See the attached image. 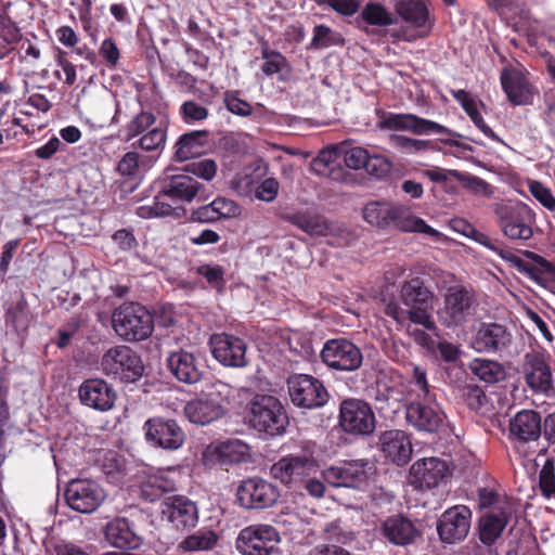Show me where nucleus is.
Segmentation results:
<instances>
[{"label":"nucleus","instance_id":"obj_42","mask_svg":"<svg viewBox=\"0 0 555 555\" xmlns=\"http://www.w3.org/2000/svg\"><path fill=\"white\" fill-rule=\"evenodd\" d=\"M395 9L403 21L415 27H423L428 21V9L421 0H400Z\"/></svg>","mask_w":555,"mask_h":555},{"label":"nucleus","instance_id":"obj_36","mask_svg":"<svg viewBox=\"0 0 555 555\" xmlns=\"http://www.w3.org/2000/svg\"><path fill=\"white\" fill-rule=\"evenodd\" d=\"M282 218L309 235L326 236L332 230L323 216L310 210L287 212Z\"/></svg>","mask_w":555,"mask_h":555},{"label":"nucleus","instance_id":"obj_4","mask_svg":"<svg viewBox=\"0 0 555 555\" xmlns=\"http://www.w3.org/2000/svg\"><path fill=\"white\" fill-rule=\"evenodd\" d=\"M231 392L230 385L221 380L206 385L196 398L185 403L183 409L185 417L198 425L217 421L225 413Z\"/></svg>","mask_w":555,"mask_h":555},{"label":"nucleus","instance_id":"obj_37","mask_svg":"<svg viewBox=\"0 0 555 555\" xmlns=\"http://www.w3.org/2000/svg\"><path fill=\"white\" fill-rule=\"evenodd\" d=\"M5 324L14 330L17 335L25 334L31 323L33 314L28 309V304L23 293L16 300H12L4 314Z\"/></svg>","mask_w":555,"mask_h":555},{"label":"nucleus","instance_id":"obj_33","mask_svg":"<svg viewBox=\"0 0 555 555\" xmlns=\"http://www.w3.org/2000/svg\"><path fill=\"white\" fill-rule=\"evenodd\" d=\"M511 514L505 509L489 512L480 516L478 520V538L486 546H492L502 535L508 524Z\"/></svg>","mask_w":555,"mask_h":555},{"label":"nucleus","instance_id":"obj_3","mask_svg":"<svg viewBox=\"0 0 555 555\" xmlns=\"http://www.w3.org/2000/svg\"><path fill=\"white\" fill-rule=\"evenodd\" d=\"M248 421L253 429L266 438L283 436L289 425L286 406L275 396L256 393L247 404Z\"/></svg>","mask_w":555,"mask_h":555},{"label":"nucleus","instance_id":"obj_22","mask_svg":"<svg viewBox=\"0 0 555 555\" xmlns=\"http://www.w3.org/2000/svg\"><path fill=\"white\" fill-rule=\"evenodd\" d=\"M412 482L420 488L433 489L446 485L451 478V470L446 461L438 457L417 460L410 468Z\"/></svg>","mask_w":555,"mask_h":555},{"label":"nucleus","instance_id":"obj_59","mask_svg":"<svg viewBox=\"0 0 555 555\" xmlns=\"http://www.w3.org/2000/svg\"><path fill=\"white\" fill-rule=\"evenodd\" d=\"M392 168V163L383 155H370L365 163V171L376 179H383L388 176Z\"/></svg>","mask_w":555,"mask_h":555},{"label":"nucleus","instance_id":"obj_5","mask_svg":"<svg viewBox=\"0 0 555 555\" xmlns=\"http://www.w3.org/2000/svg\"><path fill=\"white\" fill-rule=\"evenodd\" d=\"M476 296L473 289L463 285H454L442 296V304L437 309V320L447 330L465 326L474 317Z\"/></svg>","mask_w":555,"mask_h":555},{"label":"nucleus","instance_id":"obj_25","mask_svg":"<svg viewBox=\"0 0 555 555\" xmlns=\"http://www.w3.org/2000/svg\"><path fill=\"white\" fill-rule=\"evenodd\" d=\"M524 255L526 258L530 259L532 263H529L516 256L509 257L501 254V257L512 261L520 273L527 275L530 280L541 286H545L550 281V278H555L554 262L548 261L544 257L530 250H526Z\"/></svg>","mask_w":555,"mask_h":555},{"label":"nucleus","instance_id":"obj_24","mask_svg":"<svg viewBox=\"0 0 555 555\" xmlns=\"http://www.w3.org/2000/svg\"><path fill=\"white\" fill-rule=\"evenodd\" d=\"M162 514L178 530L195 527L198 521L196 504L183 495H173L165 499Z\"/></svg>","mask_w":555,"mask_h":555},{"label":"nucleus","instance_id":"obj_60","mask_svg":"<svg viewBox=\"0 0 555 555\" xmlns=\"http://www.w3.org/2000/svg\"><path fill=\"white\" fill-rule=\"evenodd\" d=\"M196 272L198 275L205 278L211 287L218 291L224 287V270L221 266L202 264L197 267Z\"/></svg>","mask_w":555,"mask_h":555},{"label":"nucleus","instance_id":"obj_56","mask_svg":"<svg viewBox=\"0 0 555 555\" xmlns=\"http://www.w3.org/2000/svg\"><path fill=\"white\" fill-rule=\"evenodd\" d=\"M398 396L399 391L396 388L389 387L385 383H376V393L374 399L376 403H379L376 405L378 410L383 411L388 408L395 412V405L398 403Z\"/></svg>","mask_w":555,"mask_h":555},{"label":"nucleus","instance_id":"obj_6","mask_svg":"<svg viewBox=\"0 0 555 555\" xmlns=\"http://www.w3.org/2000/svg\"><path fill=\"white\" fill-rule=\"evenodd\" d=\"M115 333L126 341L147 339L154 331V317L138 302H125L112 313Z\"/></svg>","mask_w":555,"mask_h":555},{"label":"nucleus","instance_id":"obj_43","mask_svg":"<svg viewBox=\"0 0 555 555\" xmlns=\"http://www.w3.org/2000/svg\"><path fill=\"white\" fill-rule=\"evenodd\" d=\"M468 366L475 376L487 384H496L506 377L504 366L494 360L474 359Z\"/></svg>","mask_w":555,"mask_h":555},{"label":"nucleus","instance_id":"obj_39","mask_svg":"<svg viewBox=\"0 0 555 555\" xmlns=\"http://www.w3.org/2000/svg\"><path fill=\"white\" fill-rule=\"evenodd\" d=\"M247 450V444L238 440H228L220 442L211 450L208 449L204 457L207 459L210 454L211 459L220 465L238 464L244 461Z\"/></svg>","mask_w":555,"mask_h":555},{"label":"nucleus","instance_id":"obj_12","mask_svg":"<svg viewBox=\"0 0 555 555\" xmlns=\"http://www.w3.org/2000/svg\"><path fill=\"white\" fill-rule=\"evenodd\" d=\"M279 542L280 534L273 526L257 524L243 528L235 544L242 555H271Z\"/></svg>","mask_w":555,"mask_h":555},{"label":"nucleus","instance_id":"obj_38","mask_svg":"<svg viewBox=\"0 0 555 555\" xmlns=\"http://www.w3.org/2000/svg\"><path fill=\"white\" fill-rule=\"evenodd\" d=\"M177 490L176 481L164 473L151 475L140 485V498L145 502H156L165 494Z\"/></svg>","mask_w":555,"mask_h":555},{"label":"nucleus","instance_id":"obj_20","mask_svg":"<svg viewBox=\"0 0 555 555\" xmlns=\"http://www.w3.org/2000/svg\"><path fill=\"white\" fill-rule=\"evenodd\" d=\"M166 365L171 375L186 385L197 384L205 374L203 357L198 351H188L179 348L169 352Z\"/></svg>","mask_w":555,"mask_h":555},{"label":"nucleus","instance_id":"obj_31","mask_svg":"<svg viewBox=\"0 0 555 555\" xmlns=\"http://www.w3.org/2000/svg\"><path fill=\"white\" fill-rule=\"evenodd\" d=\"M162 193L172 202H191L199 192L202 184L193 177L180 173L167 176L159 181Z\"/></svg>","mask_w":555,"mask_h":555},{"label":"nucleus","instance_id":"obj_48","mask_svg":"<svg viewBox=\"0 0 555 555\" xmlns=\"http://www.w3.org/2000/svg\"><path fill=\"white\" fill-rule=\"evenodd\" d=\"M391 207L387 202H370L363 208V218L372 225L388 229Z\"/></svg>","mask_w":555,"mask_h":555},{"label":"nucleus","instance_id":"obj_28","mask_svg":"<svg viewBox=\"0 0 555 555\" xmlns=\"http://www.w3.org/2000/svg\"><path fill=\"white\" fill-rule=\"evenodd\" d=\"M542 433V418L537 411L521 410L509 421V434L515 441H537Z\"/></svg>","mask_w":555,"mask_h":555},{"label":"nucleus","instance_id":"obj_13","mask_svg":"<svg viewBox=\"0 0 555 555\" xmlns=\"http://www.w3.org/2000/svg\"><path fill=\"white\" fill-rule=\"evenodd\" d=\"M237 503L246 509H264L280 498L279 488L261 477L243 479L235 491Z\"/></svg>","mask_w":555,"mask_h":555},{"label":"nucleus","instance_id":"obj_17","mask_svg":"<svg viewBox=\"0 0 555 555\" xmlns=\"http://www.w3.org/2000/svg\"><path fill=\"white\" fill-rule=\"evenodd\" d=\"M64 496L72 509L82 514H91L104 502L105 492L94 480L73 479L68 482Z\"/></svg>","mask_w":555,"mask_h":555},{"label":"nucleus","instance_id":"obj_57","mask_svg":"<svg viewBox=\"0 0 555 555\" xmlns=\"http://www.w3.org/2000/svg\"><path fill=\"white\" fill-rule=\"evenodd\" d=\"M218 166L214 159L204 158L186 165L185 171L205 181H211L217 175Z\"/></svg>","mask_w":555,"mask_h":555},{"label":"nucleus","instance_id":"obj_26","mask_svg":"<svg viewBox=\"0 0 555 555\" xmlns=\"http://www.w3.org/2000/svg\"><path fill=\"white\" fill-rule=\"evenodd\" d=\"M379 447L384 456L398 466L405 465L412 455V444L408 435L398 429L386 430L379 436Z\"/></svg>","mask_w":555,"mask_h":555},{"label":"nucleus","instance_id":"obj_41","mask_svg":"<svg viewBox=\"0 0 555 555\" xmlns=\"http://www.w3.org/2000/svg\"><path fill=\"white\" fill-rule=\"evenodd\" d=\"M453 98L461 104L464 112L469 116L474 125L489 139L495 142H502L500 137L485 122L482 115L478 111V106L469 92L460 89L452 91Z\"/></svg>","mask_w":555,"mask_h":555},{"label":"nucleus","instance_id":"obj_62","mask_svg":"<svg viewBox=\"0 0 555 555\" xmlns=\"http://www.w3.org/2000/svg\"><path fill=\"white\" fill-rule=\"evenodd\" d=\"M82 325V321L79 317L69 318L66 323L57 330L56 346L60 349L66 348L72 338L78 333Z\"/></svg>","mask_w":555,"mask_h":555},{"label":"nucleus","instance_id":"obj_29","mask_svg":"<svg viewBox=\"0 0 555 555\" xmlns=\"http://www.w3.org/2000/svg\"><path fill=\"white\" fill-rule=\"evenodd\" d=\"M524 371L526 383L532 390L547 393L553 388L551 367L543 354H526Z\"/></svg>","mask_w":555,"mask_h":555},{"label":"nucleus","instance_id":"obj_32","mask_svg":"<svg viewBox=\"0 0 555 555\" xmlns=\"http://www.w3.org/2000/svg\"><path fill=\"white\" fill-rule=\"evenodd\" d=\"M501 85L507 99L514 105H527L532 102L531 85L519 70L503 69L501 73Z\"/></svg>","mask_w":555,"mask_h":555},{"label":"nucleus","instance_id":"obj_19","mask_svg":"<svg viewBox=\"0 0 555 555\" xmlns=\"http://www.w3.org/2000/svg\"><path fill=\"white\" fill-rule=\"evenodd\" d=\"M369 466L367 460L344 461L320 472L323 483L333 487H346L359 489L366 483Z\"/></svg>","mask_w":555,"mask_h":555},{"label":"nucleus","instance_id":"obj_53","mask_svg":"<svg viewBox=\"0 0 555 555\" xmlns=\"http://www.w3.org/2000/svg\"><path fill=\"white\" fill-rule=\"evenodd\" d=\"M539 489L545 499L555 498V460L548 457L539 472Z\"/></svg>","mask_w":555,"mask_h":555},{"label":"nucleus","instance_id":"obj_54","mask_svg":"<svg viewBox=\"0 0 555 555\" xmlns=\"http://www.w3.org/2000/svg\"><path fill=\"white\" fill-rule=\"evenodd\" d=\"M463 399L470 410L481 413L486 412L488 397L479 386L466 385L463 388Z\"/></svg>","mask_w":555,"mask_h":555},{"label":"nucleus","instance_id":"obj_9","mask_svg":"<svg viewBox=\"0 0 555 555\" xmlns=\"http://www.w3.org/2000/svg\"><path fill=\"white\" fill-rule=\"evenodd\" d=\"M495 216L506 237L521 241L532 237L535 215L528 205L524 203L501 204L495 208Z\"/></svg>","mask_w":555,"mask_h":555},{"label":"nucleus","instance_id":"obj_58","mask_svg":"<svg viewBox=\"0 0 555 555\" xmlns=\"http://www.w3.org/2000/svg\"><path fill=\"white\" fill-rule=\"evenodd\" d=\"M223 102L229 112L234 115L247 117L253 113V106L238 96L237 91H225Z\"/></svg>","mask_w":555,"mask_h":555},{"label":"nucleus","instance_id":"obj_1","mask_svg":"<svg viewBox=\"0 0 555 555\" xmlns=\"http://www.w3.org/2000/svg\"><path fill=\"white\" fill-rule=\"evenodd\" d=\"M435 298V293L426 285L424 279L414 276L400 284V302H388L385 307V314L398 324L403 325L409 321L422 325L425 330L439 336V328L429 312Z\"/></svg>","mask_w":555,"mask_h":555},{"label":"nucleus","instance_id":"obj_50","mask_svg":"<svg viewBox=\"0 0 555 555\" xmlns=\"http://www.w3.org/2000/svg\"><path fill=\"white\" fill-rule=\"evenodd\" d=\"M389 143L404 154H417L433 149V142L429 140H418L401 134L389 135Z\"/></svg>","mask_w":555,"mask_h":555},{"label":"nucleus","instance_id":"obj_55","mask_svg":"<svg viewBox=\"0 0 555 555\" xmlns=\"http://www.w3.org/2000/svg\"><path fill=\"white\" fill-rule=\"evenodd\" d=\"M179 115L183 122L194 124L207 119L209 116V111L207 107L198 104L197 102L188 100L181 104L179 108Z\"/></svg>","mask_w":555,"mask_h":555},{"label":"nucleus","instance_id":"obj_15","mask_svg":"<svg viewBox=\"0 0 555 555\" xmlns=\"http://www.w3.org/2000/svg\"><path fill=\"white\" fill-rule=\"evenodd\" d=\"M405 418L415 429L425 433H438L446 425V414L434 397L421 398L406 405Z\"/></svg>","mask_w":555,"mask_h":555},{"label":"nucleus","instance_id":"obj_18","mask_svg":"<svg viewBox=\"0 0 555 555\" xmlns=\"http://www.w3.org/2000/svg\"><path fill=\"white\" fill-rule=\"evenodd\" d=\"M473 513L466 505L447 508L437 520V533L441 542L455 544L463 541L470 530Z\"/></svg>","mask_w":555,"mask_h":555},{"label":"nucleus","instance_id":"obj_8","mask_svg":"<svg viewBox=\"0 0 555 555\" xmlns=\"http://www.w3.org/2000/svg\"><path fill=\"white\" fill-rule=\"evenodd\" d=\"M321 362L332 372L351 373L363 363L362 350L347 338H332L320 351Z\"/></svg>","mask_w":555,"mask_h":555},{"label":"nucleus","instance_id":"obj_44","mask_svg":"<svg viewBox=\"0 0 555 555\" xmlns=\"http://www.w3.org/2000/svg\"><path fill=\"white\" fill-rule=\"evenodd\" d=\"M217 542L218 535L214 530L202 528L185 537L178 547L183 552L208 551L214 548Z\"/></svg>","mask_w":555,"mask_h":555},{"label":"nucleus","instance_id":"obj_49","mask_svg":"<svg viewBox=\"0 0 555 555\" xmlns=\"http://www.w3.org/2000/svg\"><path fill=\"white\" fill-rule=\"evenodd\" d=\"M362 20L372 26H390L395 24V18L386 10V8L378 2H369L361 11Z\"/></svg>","mask_w":555,"mask_h":555},{"label":"nucleus","instance_id":"obj_34","mask_svg":"<svg viewBox=\"0 0 555 555\" xmlns=\"http://www.w3.org/2000/svg\"><path fill=\"white\" fill-rule=\"evenodd\" d=\"M390 227L402 232H420L431 236L438 235V231L428 225L422 218L412 215L411 210L402 205H392L389 217Z\"/></svg>","mask_w":555,"mask_h":555},{"label":"nucleus","instance_id":"obj_21","mask_svg":"<svg viewBox=\"0 0 555 555\" xmlns=\"http://www.w3.org/2000/svg\"><path fill=\"white\" fill-rule=\"evenodd\" d=\"M512 343L508 328L500 323H481L472 336L470 346L477 352L501 353Z\"/></svg>","mask_w":555,"mask_h":555},{"label":"nucleus","instance_id":"obj_11","mask_svg":"<svg viewBox=\"0 0 555 555\" xmlns=\"http://www.w3.org/2000/svg\"><path fill=\"white\" fill-rule=\"evenodd\" d=\"M144 439L153 448L176 451L185 442V433L173 418L154 416L143 424Z\"/></svg>","mask_w":555,"mask_h":555},{"label":"nucleus","instance_id":"obj_45","mask_svg":"<svg viewBox=\"0 0 555 555\" xmlns=\"http://www.w3.org/2000/svg\"><path fill=\"white\" fill-rule=\"evenodd\" d=\"M157 117L150 111L142 109L120 130L126 142L146 133L156 126Z\"/></svg>","mask_w":555,"mask_h":555},{"label":"nucleus","instance_id":"obj_35","mask_svg":"<svg viewBox=\"0 0 555 555\" xmlns=\"http://www.w3.org/2000/svg\"><path fill=\"white\" fill-rule=\"evenodd\" d=\"M207 130H192L181 134L175 144V158L178 162L199 156L208 143Z\"/></svg>","mask_w":555,"mask_h":555},{"label":"nucleus","instance_id":"obj_7","mask_svg":"<svg viewBox=\"0 0 555 555\" xmlns=\"http://www.w3.org/2000/svg\"><path fill=\"white\" fill-rule=\"evenodd\" d=\"M100 365L106 376H112L122 383H134L144 373L141 357L125 345L109 348L102 356Z\"/></svg>","mask_w":555,"mask_h":555},{"label":"nucleus","instance_id":"obj_2","mask_svg":"<svg viewBox=\"0 0 555 555\" xmlns=\"http://www.w3.org/2000/svg\"><path fill=\"white\" fill-rule=\"evenodd\" d=\"M270 475L292 491H306L315 499L325 494V483L320 478L319 465L311 454L282 456L270 467Z\"/></svg>","mask_w":555,"mask_h":555},{"label":"nucleus","instance_id":"obj_52","mask_svg":"<svg viewBox=\"0 0 555 555\" xmlns=\"http://www.w3.org/2000/svg\"><path fill=\"white\" fill-rule=\"evenodd\" d=\"M261 57L264 63L261 70L267 76H272L288 67L287 59L279 51L269 48L267 42L261 47Z\"/></svg>","mask_w":555,"mask_h":555},{"label":"nucleus","instance_id":"obj_10","mask_svg":"<svg viewBox=\"0 0 555 555\" xmlns=\"http://www.w3.org/2000/svg\"><path fill=\"white\" fill-rule=\"evenodd\" d=\"M292 403L300 409L323 408L330 400V393L323 382L309 374H293L287 380Z\"/></svg>","mask_w":555,"mask_h":555},{"label":"nucleus","instance_id":"obj_47","mask_svg":"<svg viewBox=\"0 0 555 555\" xmlns=\"http://www.w3.org/2000/svg\"><path fill=\"white\" fill-rule=\"evenodd\" d=\"M377 115L379 117L378 127L380 129L412 132L415 114L378 112Z\"/></svg>","mask_w":555,"mask_h":555},{"label":"nucleus","instance_id":"obj_16","mask_svg":"<svg viewBox=\"0 0 555 555\" xmlns=\"http://www.w3.org/2000/svg\"><path fill=\"white\" fill-rule=\"evenodd\" d=\"M339 424L348 434L367 436L374 431L376 420L367 402L360 399H347L340 404Z\"/></svg>","mask_w":555,"mask_h":555},{"label":"nucleus","instance_id":"obj_51","mask_svg":"<svg viewBox=\"0 0 555 555\" xmlns=\"http://www.w3.org/2000/svg\"><path fill=\"white\" fill-rule=\"evenodd\" d=\"M389 143L404 154H417L433 149V142L429 140H418L401 134L389 135Z\"/></svg>","mask_w":555,"mask_h":555},{"label":"nucleus","instance_id":"obj_64","mask_svg":"<svg viewBox=\"0 0 555 555\" xmlns=\"http://www.w3.org/2000/svg\"><path fill=\"white\" fill-rule=\"evenodd\" d=\"M280 190V183L275 178H267L255 190V197L259 201L273 202Z\"/></svg>","mask_w":555,"mask_h":555},{"label":"nucleus","instance_id":"obj_27","mask_svg":"<svg viewBox=\"0 0 555 555\" xmlns=\"http://www.w3.org/2000/svg\"><path fill=\"white\" fill-rule=\"evenodd\" d=\"M104 537L108 544L120 550H137L143 539L132 527V524L125 517H116L108 521L104 529Z\"/></svg>","mask_w":555,"mask_h":555},{"label":"nucleus","instance_id":"obj_23","mask_svg":"<svg viewBox=\"0 0 555 555\" xmlns=\"http://www.w3.org/2000/svg\"><path fill=\"white\" fill-rule=\"evenodd\" d=\"M78 395L80 402L94 410L109 411L117 399L112 385L102 378H89L79 386Z\"/></svg>","mask_w":555,"mask_h":555},{"label":"nucleus","instance_id":"obj_14","mask_svg":"<svg viewBox=\"0 0 555 555\" xmlns=\"http://www.w3.org/2000/svg\"><path fill=\"white\" fill-rule=\"evenodd\" d=\"M214 359L227 367L242 369L248 365L247 343L230 333L212 334L208 343Z\"/></svg>","mask_w":555,"mask_h":555},{"label":"nucleus","instance_id":"obj_46","mask_svg":"<svg viewBox=\"0 0 555 555\" xmlns=\"http://www.w3.org/2000/svg\"><path fill=\"white\" fill-rule=\"evenodd\" d=\"M167 141V125L159 122L131 144L133 150L145 152L163 150Z\"/></svg>","mask_w":555,"mask_h":555},{"label":"nucleus","instance_id":"obj_61","mask_svg":"<svg viewBox=\"0 0 555 555\" xmlns=\"http://www.w3.org/2000/svg\"><path fill=\"white\" fill-rule=\"evenodd\" d=\"M140 154L137 151L127 152L118 162L116 171L128 179H133L139 173Z\"/></svg>","mask_w":555,"mask_h":555},{"label":"nucleus","instance_id":"obj_40","mask_svg":"<svg viewBox=\"0 0 555 555\" xmlns=\"http://www.w3.org/2000/svg\"><path fill=\"white\" fill-rule=\"evenodd\" d=\"M412 133L415 135H427L430 133L446 134L448 138L440 139L441 142L455 147L472 151L470 146H467L455 140L456 138H464L461 133L453 131L434 120L422 118L417 115L414 117Z\"/></svg>","mask_w":555,"mask_h":555},{"label":"nucleus","instance_id":"obj_63","mask_svg":"<svg viewBox=\"0 0 555 555\" xmlns=\"http://www.w3.org/2000/svg\"><path fill=\"white\" fill-rule=\"evenodd\" d=\"M529 190L532 196L546 209L554 211L555 210V197L550 189L544 186L539 181H532L529 184Z\"/></svg>","mask_w":555,"mask_h":555},{"label":"nucleus","instance_id":"obj_30","mask_svg":"<svg viewBox=\"0 0 555 555\" xmlns=\"http://www.w3.org/2000/svg\"><path fill=\"white\" fill-rule=\"evenodd\" d=\"M383 535L392 544L405 546L421 535L414 522L402 514L387 517L382 525Z\"/></svg>","mask_w":555,"mask_h":555}]
</instances>
